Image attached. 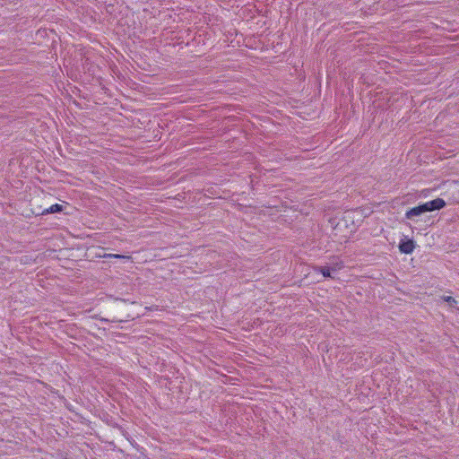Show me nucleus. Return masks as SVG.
Instances as JSON below:
<instances>
[{
	"label": "nucleus",
	"mask_w": 459,
	"mask_h": 459,
	"mask_svg": "<svg viewBox=\"0 0 459 459\" xmlns=\"http://www.w3.org/2000/svg\"><path fill=\"white\" fill-rule=\"evenodd\" d=\"M446 205V203L442 198H436L429 202L420 204V206H421L423 212H425V213L434 212V211H439V210L443 209Z\"/></svg>",
	"instance_id": "obj_1"
},
{
	"label": "nucleus",
	"mask_w": 459,
	"mask_h": 459,
	"mask_svg": "<svg viewBox=\"0 0 459 459\" xmlns=\"http://www.w3.org/2000/svg\"><path fill=\"white\" fill-rule=\"evenodd\" d=\"M31 212L35 215H42L48 212H57V204H52L49 208L43 209L41 206L38 205V200H33L30 202Z\"/></svg>",
	"instance_id": "obj_2"
},
{
	"label": "nucleus",
	"mask_w": 459,
	"mask_h": 459,
	"mask_svg": "<svg viewBox=\"0 0 459 459\" xmlns=\"http://www.w3.org/2000/svg\"><path fill=\"white\" fill-rule=\"evenodd\" d=\"M399 250L403 254H411L415 248V243L413 239H402L399 243Z\"/></svg>",
	"instance_id": "obj_3"
},
{
	"label": "nucleus",
	"mask_w": 459,
	"mask_h": 459,
	"mask_svg": "<svg viewBox=\"0 0 459 459\" xmlns=\"http://www.w3.org/2000/svg\"><path fill=\"white\" fill-rule=\"evenodd\" d=\"M425 212H423L420 204H419L418 206L412 207L410 210H408L405 213V218L407 220L417 221L418 220H415V218L420 217Z\"/></svg>",
	"instance_id": "obj_4"
},
{
	"label": "nucleus",
	"mask_w": 459,
	"mask_h": 459,
	"mask_svg": "<svg viewBox=\"0 0 459 459\" xmlns=\"http://www.w3.org/2000/svg\"><path fill=\"white\" fill-rule=\"evenodd\" d=\"M342 267V264H341V265H339V264H336L335 266H318L316 268V271L320 272L324 277L327 278V277H331V272L332 271H337V269H340Z\"/></svg>",
	"instance_id": "obj_5"
},
{
	"label": "nucleus",
	"mask_w": 459,
	"mask_h": 459,
	"mask_svg": "<svg viewBox=\"0 0 459 459\" xmlns=\"http://www.w3.org/2000/svg\"><path fill=\"white\" fill-rule=\"evenodd\" d=\"M64 204H59V213L64 212L66 215H73L77 212L76 207L69 204L66 202H63Z\"/></svg>",
	"instance_id": "obj_6"
},
{
	"label": "nucleus",
	"mask_w": 459,
	"mask_h": 459,
	"mask_svg": "<svg viewBox=\"0 0 459 459\" xmlns=\"http://www.w3.org/2000/svg\"><path fill=\"white\" fill-rule=\"evenodd\" d=\"M441 299L446 302L451 307H455V305L457 304L456 299L452 296H443Z\"/></svg>",
	"instance_id": "obj_7"
},
{
	"label": "nucleus",
	"mask_w": 459,
	"mask_h": 459,
	"mask_svg": "<svg viewBox=\"0 0 459 459\" xmlns=\"http://www.w3.org/2000/svg\"><path fill=\"white\" fill-rule=\"evenodd\" d=\"M59 400L63 401L64 405L67 408L68 411H74L73 405L70 403H68L64 396L59 395Z\"/></svg>",
	"instance_id": "obj_8"
},
{
	"label": "nucleus",
	"mask_w": 459,
	"mask_h": 459,
	"mask_svg": "<svg viewBox=\"0 0 459 459\" xmlns=\"http://www.w3.org/2000/svg\"><path fill=\"white\" fill-rule=\"evenodd\" d=\"M58 261H59V267H62L65 270H67L69 268V266H67L66 264H69L70 261H68L67 259H63L61 257L58 258Z\"/></svg>",
	"instance_id": "obj_9"
},
{
	"label": "nucleus",
	"mask_w": 459,
	"mask_h": 459,
	"mask_svg": "<svg viewBox=\"0 0 459 459\" xmlns=\"http://www.w3.org/2000/svg\"><path fill=\"white\" fill-rule=\"evenodd\" d=\"M102 257H116V258H122V257H124V256H123V255H121L105 254L104 255H102Z\"/></svg>",
	"instance_id": "obj_10"
},
{
	"label": "nucleus",
	"mask_w": 459,
	"mask_h": 459,
	"mask_svg": "<svg viewBox=\"0 0 459 459\" xmlns=\"http://www.w3.org/2000/svg\"><path fill=\"white\" fill-rule=\"evenodd\" d=\"M59 459H73V458H69L67 456H63L62 455L59 454Z\"/></svg>",
	"instance_id": "obj_11"
},
{
	"label": "nucleus",
	"mask_w": 459,
	"mask_h": 459,
	"mask_svg": "<svg viewBox=\"0 0 459 459\" xmlns=\"http://www.w3.org/2000/svg\"><path fill=\"white\" fill-rule=\"evenodd\" d=\"M63 175H64V174H63V173H61V172L59 171V173H58L59 178H60L61 176H63Z\"/></svg>",
	"instance_id": "obj_12"
}]
</instances>
